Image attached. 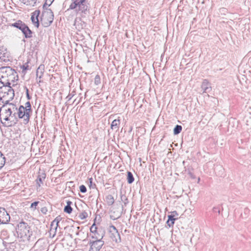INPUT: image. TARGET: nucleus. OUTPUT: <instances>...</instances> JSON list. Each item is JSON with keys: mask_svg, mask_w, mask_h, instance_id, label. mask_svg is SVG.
I'll list each match as a JSON object with an SVG mask.
<instances>
[{"mask_svg": "<svg viewBox=\"0 0 251 251\" xmlns=\"http://www.w3.org/2000/svg\"><path fill=\"white\" fill-rule=\"evenodd\" d=\"M16 231L20 242H29L31 240L33 232L27 223L20 222L17 226Z\"/></svg>", "mask_w": 251, "mask_h": 251, "instance_id": "1", "label": "nucleus"}, {"mask_svg": "<svg viewBox=\"0 0 251 251\" xmlns=\"http://www.w3.org/2000/svg\"><path fill=\"white\" fill-rule=\"evenodd\" d=\"M17 72L10 67H3L0 68V82L3 85L10 86L17 77Z\"/></svg>", "mask_w": 251, "mask_h": 251, "instance_id": "2", "label": "nucleus"}, {"mask_svg": "<svg viewBox=\"0 0 251 251\" xmlns=\"http://www.w3.org/2000/svg\"><path fill=\"white\" fill-rule=\"evenodd\" d=\"M69 8L74 9L77 14L81 16H85L89 12V9L86 0H72Z\"/></svg>", "mask_w": 251, "mask_h": 251, "instance_id": "3", "label": "nucleus"}, {"mask_svg": "<svg viewBox=\"0 0 251 251\" xmlns=\"http://www.w3.org/2000/svg\"><path fill=\"white\" fill-rule=\"evenodd\" d=\"M15 96L13 89L9 85L0 87V100L3 103L8 104Z\"/></svg>", "mask_w": 251, "mask_h": 251, "instance_id": "4", "label": "nucleus"}, {"mask_svg": "<svg viewBox=\"0 0 251 251\" xmlns=\"http://www.w3.org/2000/svg\"><path fill=\"white\" fill-rule=\"evenodd\" d=\"M11 26L19 29L24 34L25 38H30L32 36V32L29 27L22 21L19 20L12 24Z\"/></svg>", "mask_w": 251, "mask_h": 251, "instance_id": "5", "label": "nucleus"}, {"mask_svg": "<svg viewBox=\"0 0 251 251\" xmlns=\"http://www.w3.org/2000/svg\"><path fill=\"white\" fill-rule=\"evenodd\" d=\"M100 232V236H98L96 235V236L92 237L93 238L96 239V241L90 243L91 250L93 251H100L104 244V241H102L101 239L103 237L104 234L103 232Z\"/></svg>", "mask_w": 251, "mask_h": 251, "instance_id": "6", "label": "nucleus"}, {"mask_svg": "<svg viewBox=\"0 0 251 251\" xmlns=\"http://www.w3.org/2000/svg\"><path fill=\"white\" fill-rule=\"evenodd\" d=\"M46 11H44L42 13L41 20L44 22V26H48L52 23L54 15L50 9L46 8Z\"/></svg>", "mask_w": 251, "mask_h": 251, "instance_id": "7", "label": "nucleus"}, {"mask_svg": "<svg viewBox=\"0 0 251 251\" xmlns=\"http://www.w3.org/2000/svg\"><path fill=\"white\" fill-rule=\"evenodd\" d=\"M10 117H12V115L9 114L8 111H5L3 109V106L0 110V119L1 122L5 126H11L10 122H9L10 119Z\"/></svg>", "mask_w": 251, "mask_h": 251, "instance_id": "8", "label": "nucleus"}, {"mask_svg": "<svg viewBox=\"0 0 251 251\" xmlns=\"http://www.w3.org/2000/svg\"><path fill=\"white\" fill-rule=\"evenodd\" d=\"M30 112H28L26 108L24 106L21 105L18 109L17 114L19 118L23 119L24 123L26 124L28 122L30 117Z\"/></svg>", "mask_w": 251, "mask_h": 251, "instance_id": "9", "label": "nucleus"}, {"mask_svg": "<svg viewBox=\"0 0 251 251\" xmlns=\"http://www.w3.org/2000/svg\"><path fill=\"white\" fill-rule=\"evenodd\" d=\"M3 109H5V111H8L9 114L12 115V118L16 117L18 109L16 104L8 102V104L3 105Z\"/></svg>", "mask_w": 251, "mask_h": 251, "instance_id": "10", "label": "nucleus"}, {"mask_svg": "<svg viewBox=\"0 0 251 251\" xmlns=\"http://www.w3.org/2000/svg\"><path fill=\"white\" fill-rule=\"evenodd\" d=\"M10 217L4 208L0 207V225L7 224Z\"/></svg>", "mask_w": 251, "mask_h": 251, "instance_id": "11", "label": "nucleus"}, {"mask_svg": "<svg viewBox=\"0 0 251 251\" xmlns=\"http://www.w3.org/2000/svg\"><path fill=\"white\" fill-rule=\"evenodd\" d=\"M39 14H40V11L36 10L33 13V14L32 15V16L31 17V20L32 23L37 27H38L39 25V20H38V18Z\"/></svg>", "mask_w": 251, "mask_h": 251, "instance_id": "12", "label": "nucleus"}, {"mask_svg": "<svg viewBox=\"0 0 251 251\" xmlns=\"http://www.w3.org/2000/svg\"><path fill=\"white\" fill-rule=\"evenodd\" d=\"M201 88L203 92L207 93L211 90L209 82L207 79H204L201 84Z\"/></svg>", "mask_w": 251, "mask_h": 251, "instance_id": "13", "label": "nucleus"}, {"mask_svg": "<svg viewBox=\"0 0 251 251\" xmlns=\"http://www.w3.org/2000/svg\"><path fill=\"white\" fill-rule=\"evenodd\" d=\"M45 178L46 174L45 173H42L38 175L36 179V183L38 187H40L41 185L43 184Z\"/></svg>", "mask_w": 251, "mask_h": 251, "instance_id": "14", "label": "nucleus"}, {"mask_svg": "<svg viewBox=\"0 0 251 251\" xmlns=\"http://www.w3.org/2000/svg\"><path fill=\"white\" fill-rule=\"evenodd\" d=\"M122 215L121 211H114L113 210L111 211L110 218L113 220H116L119 218Z\"/></svg>", "mask_w": 251, "mask_h": 251, "instance_id": "15", "label": "nucleus"}, {"mask_svg": "<svg viewBox=\"0 0 251 251\" xmlns=\"http://www.w3.org/2000/svg\"><path fill=\"white\" fill-rule=\"evenodd\" d=\"M44 65H41L39 66L36 71V76L37 77H39L40 79L42 77L44 72Z\"/></svg>", "mask_w": 251, "mask_h": 251, "instance_id": "16", "label": "nucleus"}, {"mask_svg": "<svg viewBox=\"0 0 251 251\" xmlns=\"http://www.w3.org/2000/svg\"><path fill=\"white\" fill-rule=\"evenodd\" d=\"M120 124V120L119 119H115L112 122L111 125V128L112 129H115L116 130H118L119 126Z\"/></svg>", "mask_w": 251, "mask_h": 251, "instance_id": "17", "label": "nucleus"}, {"mask_svg": "<svg viewBox=\"0 0 251 251\" xmlns=\"http://www.w3.org/2000/svg\"><path fill=\"white\" fill-rule=\"evenodd\" d=\"M105 201L107 205H112L115 202L114 197L111 195H108L105 197Z\"/></svg>", "mask_w": 251, "mask_h": 251, "instance_id": "18", "label": "nucleus"}, {"mask_svg": "<svg viewBox=\"0 0 251 251\" xmlns=\"http://www.w3.org/2000/svg\"><path fill=\"white\" fill-rule=\"evenodd\" d=\"M72 204V202L71 201H67V205L65 206L64 211L65 212L70 214L73 210L71 206V205Z\"/></svg>", "mask_w": 251, "mask_h": 251, "instance_id": "19", "label": "nucleus"}, {"mask_svg": "<svg viewBox=\"0 0 251 251\" xmlns=\"http://www.w3.org/2000/svg\"><path fill=\"white\" fill-rule=\"evenodd\" d=\"M57 227L58 226H53L52 224H50V235L51 238H53L54 236L55 235Z\"/></svg>", "mask_w": 251, "mask_h": 251, "instance_id": "20", "label": "nucleus"}, {"mask_svg": "<svg viewBox=\"0 0 251 251\" xmlns=\"http://www.w3.org/2000/svg\"><path fill=\"white\" fill-rule=\"evenodd\" d=\"M168 220L167 222V223L169 227L173 226L174 224V222L177 219V218H174L173 216H171L170 215L168 216Z\"/></svg>", "mask_w": 251, "mask_h": 251, "instance_id": "21", "label": "nucleus"}, {"mask_svg": "<svg viewBox=\"0 0 251 251\" xmlns=\"http://www.w3.org/2000/svg\"><path fill=\"white\" fill-rule=\"evenodd\" d=\"M127 180L129 184H131L134 180L133 176L130 172H127Z\"/></svg>", "mask_w": 251, "mask_h": 251, "instance_id": "22", "label": "nucleus"}, {"mask_svg": "<svg viewBox=\"0 0 251 251\" xmlns=\"http://www.w3.org/2000/svg\"><path fill=\"white\" fill-rule=\"evenodd\" d=\"M109 230L110 232H115L116 235L119 238L120 240V235L116 229V227L114 226H110L109 227Z\"/></svg>", "mask_w": 251, "mask_h": 251, "instance_id": "23", "label": "nucleus"}, {"mask_svg": "<svg viewBox=\"0 0 251 251\" xmlns=\"http://www.w3.org/2000/svg\"><path fill=\"white\" fill-rule=\"evenodd\" d=\"M5 163V158L0 152V170L3 167Z\"/></svg>", "mask_w": 251, "mask_h": 251, "instance_id": "24", "label": "nucleus"}, {"mask_svg": "<svg viewBox=\"0 0 251 251\" xmlns=\"http://www.w3.org/2000/svg\"><path fill=\"white\" fill-rule=\"evenodd\" d=\"M182 130V126L180 125H176L174 129V134L177 135Z\"/></svg>", "mask_w": 251, "mask_h": 251, "instance_id": "25", "label": "nucleus"}, {"mask_svg": "<svg viewBox=\"0 0 251 251\" xmlns=\"http://www.w3.org/2000/svg\"><path fill=\"white\" fill-rule=\"evenodd\" d=\"M36 0H23V2L27 5L34 6L36 3Z\"/></svg>", "mask_w": 251, "mask_h": 251, "instance_id": "26", "label": "nucleus"}, {"mask_svg": "<svg viewBox=\"0 0 251 251\" xmlns=\"http://www.w3.org/2000/svg\"><path fill=\"white\" fill-rule=\"evenodd\" d=\"M61 219V217L60 216H58L51 223V224H52L54 226H58V223L60 221Z\"/></svg>", "mask_w": 251, "mask_h": 251, "instance_id": "27", "label": "nucleus"}, {"mask_svg": "<svg viewBox=\"0 0 251 251\" xmlns=\"http://www.w3.org/2000/svg\"><path fill=\"white\" fill-rule=\"evenodd\" d=\"M88 217V214L85 211H83L79 215V217L81 220L85 219Z\"/></svg>", "mask_w": 251, "mask_h": 251, "instance_id": "28", "label": "nucleus"}, {"mask_svg": "<svg viewBox=\"0 0 251 251\" xmlns=\"http://www.w3.org/2000/svg\"><path fill=\"white\" fill-rule=\"evenodd\" d=\"M53 1L54 0H46L43 6V9H46L47 6H50Z\"/></svg>", "mask_w": 251, "mask_h": 251, "instance_id": "29", "label": "nucleus"}, {"mask_svg": "<svg viewBox=\"0 0 251 251\" xmlns=\"http://www.w3.org/2000/svg\"><path fill=\"white\" fill-rule=\"evenodd\" d=\"M121 200L124 202L125 205L126 206V204L128 202V201L126 196L125 195H121Z\"/></svg>", "mask_w": 251, "mask_h": 251, "instance_id": "30", "label": "nucleus"}, {"mask_svg": "<svg viewBox=\"0 0 251 251\" xmlns=\"http://www.w3.org/2000/svg\"><path fill=\"white\" fill-rule=\"evenodd\" d=\"M111 238L112 239L113 241H115L116 243L120 242L119 238L116 235L115 232H113L111 234Z\"/></svg>", "mask_w": 251, "mask_h": 251, "instance_id": "31", "label": "nucleus"}, {"mask_svg": "<svg viewBox=\"0 0 251 251\" xmlns=\"http://www.w3.org/2000/svg\"><path fill=\"white\" fill-rule=\"evenodd\" d=\"M21 68L22 69V72L24 74L26 73V71L27 70H29V66L27 63H25V64L22 66Z\"/></svg>", "mask_w": 251, "mask_h": 251, "instance_id": "32", "label": "nucleus"}, {"mask_svg": "<svg viewBox=\"0 0 251 251\" xmlns=\"http://www.w3.org/2000/svg\"><path fill=\"white\" fill-rule=\"evenodd\" d=\"M25 106L24 108H26V110L28 112H31V106L29 101H27L25 104Z\"/></svg>", "mask_w": 251, "mask_h": 251, "instance_id": "33", "label": "nucleus"}, {"mask_svg": "<svg viewBox=\"0 0 251 251\" xmlns=\"http://www.w3.org/2000/svg\"><path fill=\"white\" fill-rule=\"evenodd\" d=\"M80 191L82 193H85L87 191L86 187L84 185H81L79 187Z\"/></svg>", "mask_w": 251, "mask_h": 251, "instance_id": "34", "label": "nucleus"}, {"mask_svg": "<svg viewBox=\"0 0 251 251\" xmlns=\"http://www.w3.org/2000/svg\"><path fill=\"white\" fill-rule=\"evenodd\" d=\"M95 83L96 85H98L100 83V77L98 75H97L95 78Z\"/></svg>", "mask_w": 251, "mask_h": 251, "instance_id": "35", "label": "nucleus"}, {"mask_svg": "<svg viewBox=\"0 0 251 251\" xmlns=\"http://www.w3.org/2000/svg\"><path fill=\"white\" fill-rule=\"evenodd\" d=\"M97 227L96 226H95V224H94L90 228V231L92 233H95V232H96L97 230Z\"/></svg>", "mask_w": 251, "mask_h": 251, "instance_id": "36", "label": "nucleus"}, {"mask_svg": "<svg viewBox=\"0 0 251 251\" xmlns=\"http://www.w3.org/2000/svg\"><path fill=\"white\" fill-rule=\"evenodd\" d=\"M41 212L44 214H46L48 212V208L47 207L44 206L41 208Z\"/></svg>", "mask_w": 251, "mask_h": 251, "instance_id": "37", "label": "nucleus"}, {"mask_svg": "<svg viewBox=\"0 0 251 251\" xmlns=\"http://www.w3.org/2000/svg\"><path fill=\"white\" fill-rule=\"evenodd\" d=\"M39 202V201H34V202H32L31 204L30 207L36 209V206H37Z\"/></svg>", "mask_w": 251, "mask_h": 251, "instance_id": "38", "label": "nucleus"}, {"mask_svg": "<svg viewBox=\"0 0 251 251\" xmlns=\"http://www.w3.org/2000/svg\"><path fill=\"white\" fill-rule=\"evenodd\" d=\"M100 232H103V233H104V231H103L102 230H99L94 233V235L93 236H96V235H97L98 236H100Z\"/></svg>", "mask_w": 251, "mask_h": 251, "instance_id": "39", "label": "nucleus"}, {"mask_svg": "<svg viewBox=\"0 0 251 251\" xmlns=\"http://www.w3.org/2000/svg\"><path fill=\"white\" fill-rule=\"evenodd\" d=\"M26 98L28 100H30L31 99V97L29 94L28 89L26 87Z\"/></svg>", "mask_w": 251, "mask_h": 251, "instance_id": "40", "label": "nucleus"}, {"mask_svg": "<svg viewBox=\"0 0 251 251\" xmlns=\"http://www.w3.org/2000/svg\"><path fill=\"white\" fill-rule=\"evenodd\" d=\"M171 215L173 216V217L175 218L176 216H178V214L176 211H174L172 212V214Z\"/></svg>", "mask_w": 251, "mask_h": 251, "instance_id": "41", "label": "nucleus"}, {"mask_svg": "<svg viewBox=\"0 0 251 251\" xmlns=\"http://www.w3.org/2000/svg\"><path fill=\"white\" fill-rule=\"evenodd\" d=\"M74 95H72L71 94H69L68 96L66 97V99H68V100H70Z\"/></svg>", "mask_w": 251, "mask_h": 251, "instance_id": "42", "label": "nucleus"}, {"mask_svg": "<svg viewBox=\"0 0 251 251\" xmlns=\"http://www.w3.org/2000/svg\"><path fill=\"white\" fill-rule=\"evenodd\" d=\"M89 183H90V187H92V188H94L93 186V184H92V182H93V178H90L89 179Z\"/></svg>", "mask_w": 251, "mask_h": 251, "instance_id": "43", "label": "nucleus"}, {"mask_svg": "<svg viewBox=\"0 0 251 251\" xmlns=\"http://www.w3.org/2000/svg\"><path fill=\"white\" fill-rule=\"evenodd\" d=\"M76 235H78V232H77L76 233Z\"/></svg>", "mask_w": 251, "mask_h": 251, "instance_id": "44", "label": "nucleus"}, {"mask_svg": "<svg viewBox=\"0 0 251 251\" xmlns=\"http://www.w3.org/2000/svg\"><path fill=\"white\" fill-rule=\"evenodd\" d=\"M79 228V226H77V229H78Z\"/></svg>", "mask_w": 251, "mask_h": 251, "instance_id": "45", "label": "nucleus"}, {"mask_svg": "<svg viewBox=\"0 0 251 251\" xmlns=\"http://www.w3.org/2000/svg\"><path fill=\"white\" fill-rule=\"evenodd\" d=\"M41 82V80H39V82H38V83H40Z\"/></svg>", "mask_w": 251, "mask_h": 251, "instance_id": "46", "label": "nucleus"}]
</instances>
